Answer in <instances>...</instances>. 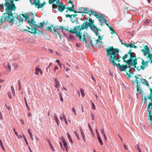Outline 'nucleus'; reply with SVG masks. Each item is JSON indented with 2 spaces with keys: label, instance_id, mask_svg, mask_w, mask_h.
<instances>
[{
  "label": "nucleus",
  "instance_id": "nucleus-1",
  "mask_svg": "<svg viewBox=\"0 0 152 152\" xmlns=\"http://www.w3.org/2000/svg\"><path fill=\"white\" fill-rule=\"evenodd\" d=\"M6 2L4 4V6L6 7L5 9L6 13H5L3 16L1 17L0 21L1 23L4 22L6 21V19L8 18V20L10 21L12 20L10 18H12V12L13 10H15L16 7L15 6L12 0H4Z\"/></svg>",
  "mask_w": 152,
  "mask_h": 152
},
{
  "label": "nucleus",
  "instance_id": "nucleus-2",
  "mask_svg": "<svg viewBox=\"0 0 152 152\" xmlns=\"http://www.w3.org/2000/svg\"><path fill=\"white\" fill-rule=\"evenodd\" d=\"M106 51L107 53V56L110 57V62L114 66L117 64L115 61H117L118 62H120L118 57H117L119 52V50L118 48H114L113 46L109 47L107 49Z\"/></svg>",
  "mask_w": 152,
  "mask_h": 152
},
{
  "label": "nucleus",
  "instance_id": "nucleus-3",
  "mask_svg": "<svg viewBox=\"0 0 152 152\" xmlns=\"http://www.w3.org/2000/svg\"><path fill=\"white\" fill-rule=\"evenodd\" d=\"M89 27L94 33H97V27L94 24V20H92L91 18L86 19V20L81 25V27H79V31L81 32V31L87 29Z\"/></svg>",
  "mask_w": 152,
  "mask_h": 152
},
{
  "label": "nucleus",
  "instance_id": "nucleus-4",
  "mask_svg": "<svg viewBox=\"0 0 152 152\" xmlns=\"http://www.w3.org/2000/svg\"><path fill=\"white\" fill-rule=\"evenodd\" d=\"M80 25L78 26H75L73 28V29L72 28L70 29V30H69V27L68 26H66V28H64L65 30L69 31L70 33H72L73 34H76V36L78 37L80 40H83V41L85 42L86 43V35L85 34H83V38H82V36L83 34L81 32H79V27Z\"/></svg>",
  "mask_w": 152,
  "mask_h": 152
},
{
  "label": "nucleus",
  "instance_id": "nucleus-5",
  "mask_svg": "<svg viewBox=\"0 0 152 152\" xmlns=\"http://www.w3.org/2000/svg\"><path fill=\"white\" fill-rule=\"evenodd\" d=\"M128 54L130 55V57L127 60V64L129 65L131 64L134 68H136L137 62L135 53L132 52V50L130 49L128 52Z\"/></svg>",
  "mask_w": 152,
  "mask_h": 152
},
{
  "label": "nucleus",
  "instance_id": "nucleus-6",
  "mask_svg": "<svg viewBox=\"0 0 152 152\" xmlns=\"http://www.w3.org/2000/svg\"><path fill=\"white\" fill-rule=\"evenodd\" d=\"M90 12H91L90 15H94L96 17V18L98 19L100 25L101 26H103L102 24L103 23L104 21L106 25L108 24L107 23V20L104 17L103 15L99 14V15H98V13L97 12L92 10H90Z\"/></svg>",
  "mask_w": 152,
  "mask_h": 152
},
{
  "label": "nucleus",
  "instance_id": "nucleus-7",
  "mask_svg": "<svg viewBox=\"0 0 152 152\" xmlns=\"http://www.w3.org/2000/svg\"><path fill=\"white\" fill-rule=\"evenodd\" d=\"M12 18H10L12 20V21H10L8 19V18H7L6 19V21L7 20L10 23H15L16 24H19L17 26H18L19 25H20L23 23V19L25 17V15L21 14L20 15V20L19 19L18 16H17L15 18H14L12 14Z\"/></svg>",
  "mask_w": 152,
  "mask_h": 152
},
{
  "label": "nucleus",
  "instance_id": "nucleus-8",
  "mask_svg": "<svg viewBox=\"0 0 152 152\" xmlns=\"http://www.w3.org/2000/svg\"><path fill=\"white\" fill-rule=\"evenodd\" d=\"M144 49H141V51L144 53L145 56L146 55V53L148 54V57L150 58L151 63L152 64V55L150 54V51L149 48L147 45H146L144 46Z\"/></svg>",
  "mask_w": 152,
  "mask_h": 152
},
{
  "label": "nucleus",
  "instance_id": "nucleus-9",
  "mask_svg": "<svg viewBox=\"0 0 152 152\" xmlns=\"http://www.w3.org/2000/svg\"><path fill=\"white\" fill-rule=\"evenodd\" d=\"M149 88V90L150 91V93L149 94V96H148V99L150 100L152 102H149L148 106L147 107V111L148 114L150 113L151 112V113H152V110H150V109H152V89L150 87Z\"/></svg>",
  "mask_w": 152,
  "mask_h": 152
},
{
  "label": "nucleus",
  "instance_id": "nucleus-10",
  "mask_svg": "<svg viewBox=\"0 0 152 152\" xmlns=\"http://www.w3.org/2000/svg\"><path fill=\"white\" fill-rule=\"evenodd\" d=\"M138 58L140 59L142 61V65L140 66V67L137 66V68H136L137 70L139 72L141 69L144 70L145 67L148 66V62L149 61H145L142 58L138 57Z\"/></svg>",
  "mask_w": 152,
  "mask_h": 152
},
{
  "label": "nucleus",
  "instance_id": "nucleus-11",
  "mask_svg": "<svg viewBox=\"0 0 152 152\" xmlns=\"http://www.w3.org/2000/svg\"><path fill=\"white\" fill-rule=\"evenodd\" d=\"M45 4L46 2L45 1H44L42 4L40 3L39 0H34L33 3L32 4L35 5L37 7L38 9L43 7Z\"/></svg>",
  "mask_w": 152,
  "mask_h": 152
},
{
  "label": "nucleus",
  "instance_id": "nucleus-12",
  "mask_svg": "<svg viewBox=\"0 0 152 152\" xmlns=\"http://www.w3.org/2000/svg\"><path fill=\"white\" fill-rule=\"evenodd\" d=\"M116 65L121 71H125L127 68L126 65L122 64L121 65L120 63H118Z\"/></svg>",
  "mask_w": 152,
  "mask_h": 152
},
{
  "label": "nucleus",
  "instance_id": "nucleus-13",
  "mask_svg": "<svg viewBox=\"0 0 152 152\" xmlns=\"http://www.w3.org/2000/svg\"><path fill=\"white\" fill-rule=\"evenodd\" d=\"M58 6V10L61 12H63L64 10L66 8L65 6L63 3H61L60 4H59Z\"/></svg>",
  "mask_w": 152,
  "mask_h": 152
},
{
  "label": "nucleus",
  "instance_id": "nucleus-14",
  "mask_svg": "<svg viewBox=\"0 0 152 152\" xmlns=\"http://www.w3.org/2000/svg\"><path fill=\"white\" fill-rule=\"evenodd\" d=\"M77 15V14L72 15V17L70 19V20L72 23L76 22L78 23V19L76 17Z\"/></svg>",
  "mask_w": 152,
  "mask_h": 152
},
{
  "label": "nucleus",
  "instance_id": "nucleus-15",
  "mask_svg": "<svg viewBox=\"0 0 152 152\" xmlns=\"http://www.w3.org/2000/svg\"><path fill=\"white\" fill-rule=\"evenodd\" d=\"M28 23L29 25L31 27L32 26H36V25H37V24H36V21L34 20V17L30 20H28Z\"/></svg>",
  "mask_w": 152,
  "mask_h": 152
},
{
  "label": "nucleus",
  "instance_id": "nucleus-16",
  "mask_svg": "<svg viewBox=\"0 0 152 152\" xmlns=\"http://www.w3.org/2000/svg\"><path fill=\"white\" fill-rule=\"evenodd\" d=\"M25 31H27L31 34H35L37 33V29L36 28L32 27L29 30L27 31V30H24Z\"/></svg>",
  "mask_w": 152,
  "mask_h": 152
},
{
  "label": "nucleus",
  "instance_id": "nucleus-17",
  "mask_svg": "<svg viewBox=\"0 0 152 152\" xmlns=\"http://www.w3.org/2000/svg\"><path fill=\"white\" fill-rule=\"evenodd\" d=\"M140 82L141 83L144 85H146L148 87H150L148 82L145 79L143 78L140 79Z\"/></svg>",
  "mask_w": 152,
  "mask_h": 152
},
{
  "label": "nucleus",
  "instance_id": "nucleus-18",
  "mask_svg": "<svg viewBox=\"0 0 152 152\" xmlns=\"http://www.w3.org/2000/svg\"><path fill=\"white\" fill-rule=\"evenodd\" d=\"M62 141L63 143L64 146L66 150L67 151L68 150V146L64 138L63 137H62Z\"/></svg>",
  "mask_w": 152,
  "mask_h": 152
},
{
  "label": "nucleus",
  "instance_id": "nucleus-19",
  "mask_svg": "<svg viewBox=\"0 0 152 152\" xmlns=\"http://www.w3.org/2000/svg\"><path fill=\"white\" fill-rule=\"evenodd\" d=\"M54 81L55 83V86L56 88H58L59 87V80L56 78H54Z\"/></svg>",
  "mask_w": 152,
  "mask_h": 152
},
{
  "label": "nucleus",
  "instance_id": "nucleus-20",
  "mask_svg": "<svg viewBox=\"0 0 152 152\" xmlns=\"http://www.w3.org/2000/svg\"><path fill=\"white\" fill-rule=\"evenodd\" d=\"M106 25L108 27V28H110V29L111 31V33L112 34H117L114 31L113 28L112 27H111L109 25L107 24Z\"/></svg>",
  "mask_w": 152,
  "mask_h": 152
},
{
  "label": "nucleus",
  "instance_id": "nucleus-21",
  "mask_svg": "<svg viewBox=\"0 0 152 152\" xmlns=\"http://www.w3.org/2000/svg\"><path fill=\"white\" fill-rule=\"evenodd\" d=\"M50 0H49L48 1L49 4H52L56 1V4L58 5V6L59 5V4H60L61 3L60 2L59 0H55L54 1H53V2L52 1H50Z\"/></svg>",
  "mask_w": 152,
  "mask_h": 152
},
{
  "label": "nucleus",
  "instance_id": "nucleus-22",
  "mask_svg": "<svg viewBox=\"0 0 152 152\" xmlns=\"http://www.w3.org/2000/svg\"><path fill=\"white\" fill-rule=\"evenodd\" d=\"M74 7V5L72 4L71 7H67V10L66 11V12H67L68 11L69 12H72Z\"/></svg>",
  "mask_w": 152,
  "mask_h": 152
},
{
  "label": "nucleus",
  "instance_id": "nucleus-23",
  "mask_svg": "<svg viewBox=\"0 0 152 152\" xmlns=\"http://www.w3.org/2000/svg\"><path fill=\"white\" fill-rule=\"evenodd\" d=\"M101 133L103 135V136L104 137V139L106 141L107 140V138L106 137V136L104 132V129L102 128V129L101 130Z\"/></svg>",
  "mask_w": 152,
  "mask_h": 152
},
{
  "label": "nucleus",
  "instance_id": "nucleus-24",
  "mask_svg": "<svg viewBox=\"0 0 152 152\" xmlns=\"http://www.w3.org/2000/svg\"><path fill=\"white\" fill-rule=\"evenodd\" d=\"M59 29L58 26H55L53 27V30L54 33H56L57 32V31Z\"/></svg>",
  "mask_w": 152,
  "mask_h": 152
},
{
  "label": "nucleus",
  "instance_id": "nucleus-25",
  "mask_svg": "<svg viewBox=\"0 0 152 152\" xmlns=\"http://www.w3.org/2000/svg\"><path fill=\"white\" fill-rule=\"evenodd\" d=\"M45 21H43L42 23H40L39 25H38L37 24L36 25V26H37L38 27H41L42 28L43 27V25L45 24Z\"/></svg>",
  "mask_w": 152,
  "mask_h": 152
},
{
  "label": "nucleus",
  "instance_id": "nucleus-26",
  "mask_svg": "<svg viewBox=\"0 0 152 152\" xmlns=\"http://www.w3.org/2000/svg\"><path fill=\"white\" fill-rule=\"evenodd\" d=\"M80 134H81L82 137V138L83 139V140L84 142H85V135L84 134L83 131L82 129H80Z\"/></svg>",
  "mask_w": 152,
  "mask_h": 152
},
{
  "label": "nucleus",
  "instance_id": "nucleus-27",
  "mask_svg": "<svg viewBox=\"0 0 152 152\" xmlns=\"http://www.w3.org/2000/svg\"><path fill=\"white\" fill-rule=\"evenodd\" d=\"M91 10H89L87 8H84L83 11L82 12L88 14L89 12H91L90 11Z\"/></svg>",
  "mask_w": 152,
  "mask_h": 152
},
{
  "label": "nucleus",
  "instance_id": "nucleus-28",
  "mask_svg": "<svg viewBox=\"0 0 152 152\" xmlns=\"http://www.w3.org/2000/svg\"><path fill=\"white\" fill-rule=\"evenodd\" d=\"M128 57V55L127 54H125L122 57V59L124 60V61L126 63L127 60H125Z\"/></svg>",
  "mask_w": 152,
  "mask_h": 152
},
{
  "label": "nucleus",
  "instance_id": "nucleus-29",
  "mask_svg": "<svg viewBox=\"0 0 152 152\" xmlns=\"http://www.w3.org/2000/svg\"><path fill=\"white\" fill-rule=\"evenodd\" d=\"M40 69L39 68H38L37 67L35 69V72L34 73V74L35 75H39V72H40Z\"/></svg>",
  "mask_w": 152,
  "mask_h": 152
},
{
  "label": "nucleus",
  "instance_id": "nucleus-30",
  "mask_svg": "<svg viewBox=\"0 0 152 152\" xmlns=\"http://www.w3.org/2000/svg\"><path fill=\"white\" fill-rule=\"evenodd\" d=\"M97 139L98 140L99 142L100 143V145H103V142H102V139H101L99 135V136L98 135V136H97Z\"/></svg>",
  "mask_w": 152,
  "mask_h": 152
},
{
  "label": "nucleus",
  "instance_id": "nucleus-31",
  "mask_svg": "<svg viewBox=\"0 0 152 152\" xmlns=\"http://www.w3.org/2000/svg\"><path fill=\"white\" fill-rule=\"evenodd\" d=\"M53 24H51L50 26H48L47 27L48 30L50 31V32L52 31V28H53Z\"/></svg>",
  "mask_w": 152,
  "mask_h": 152
},
{
  "label": "nucleus",
  "instance_id": "nucleus-32",
  "mask_svg": "<svg viewBox=\"0 0 152 152\" xmlns=\"http://www.w3.org/2000/svg\"><path fill=\"white\" fill-rule=\"evenodd\" d=\"M124 45L127 48L129 47L130 48L132 47L133 44L131 43L130 44H128L126 43H125Z\"/></svg>",
  "mask_w": 152,
  "mask_h": 152
},
{
  "label": "nucleus",
  "instance_id": "nucleus-33",
  "mask_svg": "<svg viewBox=\"0 0 152 152\" xmlns=\"http://www.w3.org/2000/svg\"><path fill=\"white\" fill-rule=\"evenodd\" d=\"M134 77L136 78V79L135 80V82L137 83V84H140V83L138 80L139 79V78L137 77L136 75H135L134 76Z\"/></svg>",
  "mask_w": 152,
  "mask_h": 152
},
{
  "label": "nucleus",
  "instance_id": "nucleus-34",
  "mask_svg": "<svg viewBox=\"0 0 152 152\" xmlns=\"http://www.w3.org/2000/svg\"><path fill=\"white\" fill-rule=\"evenodd\" d=\"M48 143H49V144L50 145V148H51V149H52V151H55V149H54V148H53V145H52L51 143L50 142V141L49 140H48Z\"/></svg>",
  "mask_w": 152,
  "mask_h": 152
},
{
  "label": "nucleus",
  "instance_id": "nucleus-35",
  "mask_svg": "<svg viewBox=\"0 0 152 152\" xmlns=\"http://www.w3.org/2000/svg\"><path fill=\"white\" fill-rule=\"evenodd\" d=\"M96 44H99V45H102V44L103 42L101 40L99 39H97L96 40Z\"/></svg>",
  "mask_w": 152,
  "mask_h": 152
},
{
  "label": "nucleus",
  "instance_id": "nucleus-36",
  "mask_svg": "<svg viewBox=\"0 0 152 152\" xmlns=\"http://www.w3.org/2000/svg\"><path fill=\"white\" fill-rule=\"evenodd\" d=\"M80 92L81 94V95L83 97H84L85 95V94H84V91L83 89L81 88L80 89Z\"/></svg>",
  "mask_w": 152,
  "mask_h": 152
},
{
  "label": "nucleus",
  "instance_id": "nucleus-37",
  "mask_svg": "<svg viewBox=\"0 0 152 152\" xmlns=\"http://www.w3.org/2000/svg\"><path fill=\"white\" fill-rule=\"evenodd\" d=\"M0 145L1 147V148L3 149V150H4V151H5V149L4 148V147L3 145L2 141L0 139Z\"/></svg>",
  "mask_w": 152,
  "mask_h": 152
},
{
  "label": "nucleus",
  "instance_id": "nucleus-38",
  "mask_svg": "<svg viewBox=\"0 0 152 152\" xmlns=\"http://www.w3.org/2000/svg\"><path fill=\"white\" fill-rule=\"evenodd\" d=\"M67 135L68 136V139H69V142H71L72 143V139H71V138L70 137V136L69 134L68 133H67Z\"/></svg>",
  "mask_w": 152,
  "mask_h": 152
},
{
  "label": "nucleus",
  "instance_id": "nucleus-39",
  "mask_svg": "<svg viewBox=\"0 0 152 152\" xmlns=\"http://www.w3.org/2000/svg\"><path fill=\"white\" fill-rule=\"evenodd\" d=\"M25 103H26V104L27 108V109L28 110H30V109L29 108V107L28 104L26 100V98L25 99Z\"/></svg>",
  "mask_w": 152,
  "mask_h": 152
},
{
  "label": "nucleus",
  "instance_id": "nucleus-40",
  "mask_svg": "<svg viewBox=\"0 0 152 152\" xmlns=\"http://www.w3.org/2000/svg\"><path fill=\"white\" fill-rule=\"evenodd\" d=\"M64 117H64L66 118V116L64 115V114H63L62 115H60V119L62 121H63V119H64Z\"/></svg>",
  "mask_w": 152,
  "mask_h": 152
},
{
  "label": "nucleus",
  "instance_id": "nucleus-41",
  "mask_svg": "<svg viewBox=\"0 0 152 152\" xmlns=\"http://www.w3.org/2000/svg\"><path fill=\"white\" fill-rule=\"evenodd\" d=\"M83 9L84 8L82 7H80V8H79V13H83V12H83Z\"/></svg>",
  "mask_w": 152,
  "mask_h": 152
},
{
  "label": "nucleus",
  "instance_id": "nucleus-42",
  "mask_svg": "<svg viewBox=\"0 0 152 152\" xmlns=\"http://www.w3.org/2000/svg\"><path fill=\"white\" fill-rule=\"evenodd\" d=\"M18 84L19 86L18 90L19 91H20L22 89V87L21 85V83L20 81L18 82Z\"/></svg>",
  "mask_w": 152,
  "mask_h": 152
},
{
  "label": "nucleus",
  "instance_id": "nucleus-43",
  "mask_svg": "<svg viewBox=\"0 0 152 152\" xmlns=\"http://www.w3.org/2000/svg\"><path fill=\"white\" fill-rule=\"evenodd\" d=\"M88 126L89 128V129L90 130V131L92 134H93V130L92 129V128L89 124H88Z\"/></svg>",
  "mask_w": 152,
  "mask_h": 152
},
{
  "label": "nucleus",
  "instance_id": "nucleus-44",
  "mask_svg": "<svg viewBox=\"0 0 152 152\" xmlns=\"http://www.w3.org/2000/svg\"><path fill=\"white\" fill-rule=\"evenodd\" d=\"M23 138H24L25 142H26V144L28 145V143L27 141L26 140V138L25 137V136L24 135H23Z\"/></svg>",
  "mask_w": 152,
  "mask_h": 152
},
{
  "label": "nucleus",
  "instance_id": "nucleus-45",
  "mask_svg": "<svg viewBox=\"0 0 152 152\" xmlns=\"http://www.w3.org/2000/svg\"><path fill=\"white\" fill-rule=\"evenodd\" d=\"M54 120L56 121H58L57 116V115L56 114H55L54 115Z\"/></svg>",
  "mask_w": 152,
  "mask_h": 152
},
{
  "label": "nucleus",
  "instance_id": "nucleus-46",
  "mask_svg": "<svg viewBox=\"0 0 152 152\" xmlns=\"http://www.w3.org/2000/svg\"><path fill=\"white\" fill-rule=\"evenodd\" d=\"M25 19V21L29 20V16L27 15L26 14V15H25V17L24 18Z\"/></svg>",
  "mask_w": 152,
  "mask_h": 152
},
{
  "label": "nucleus",
  "instance_id": "nucleus-47",
  "mask_svg": "<svg viewBox=\"0 0 152 152\" xmlns=\"http://www.w3.org/2000/svg\"><path fill=\"white\" fill-rule=\"evenodd\" d=\"M57 5H56L55 4H53V3L52 4V7L53 9H56L57 8Z\"/></svg>",
  "mask_w": 152,
  "mask_h": 152
},
{
  "label": "nucleus",
  "instance_id": "nucleus-48",
  "mask_svg": "<svg viewBox=\"0 0 152 152\" xmlns=\"http://www.w3.org/2000/svg\"><path fill=\"white\" fill-rule=\"evenodd\" d=\"M72 111L74 113L75 115H77L76 111H75V109L74 107H73L72 108Z\"/></svg>",
  "mask_w": 152,
  "mask_h": 152
},
{
  "label": "nucleus",
  "instance_id": "nucleus-49",
  "mask_svg": "<svg viewBox=\"0 0 152 152\" xmlns=\"http://www.w3.org/2000/svg\"><path fill=\"white\" fill-rule=\"evenodd\" d=\"M97 33L96 32V33H94L96 36H98V35H99V34L98 33V31H101V30L100 29H99V28H97Z\"/></svg>",
  "mask_w": 152,
  "mask_h": 152
},
{
  "label": "nucleus",
  "instance_id": "nucleus-50",
  "mask_svg": "<svg viewBox=\"0 0 152 152\" xmlns=\"http://www.w3.org/2000/svg\"><path fill=\"white\" fill-rule=\"evenodd\" d=\"M7 66L8 69H9L10 71H11V66L9 63L7 64Z\"/></svg>",
  "mask_w": 152,
  "mask_h": 152
},
{
  "label": "nucleus",
  "instance_id": "nucleus-51",
  "mask_svg": "<svg viewBox=\"0 0 152 152\" xmlns=\"http://www.w3.org/2000/svg\"><path fill=\"white\" fill-rule=\"evenodd\" d=\"M139 84H137L136 87H137V91H139L140 90V88L139 87Z\"/></svg>",
  "mask_w": 152,
  "mask_h": 152
},
{
  "label": "nucleus",
  "instance_id": "nucleus-52",
  "mask_svg": "<svg viewBox=\"0 0 152 152\" xmlns=\"http://www.w3.org/2000/svg\"><path fill=\"white\" fill-rule=\"evenodd\" d=\"M65 15L66 18L69 17L70 18V19H71V17H72V15H70L69 14H66V15Z\"/></svg>",
  "mask_w": 152,
  "mask_h": 152
},
{
  "label": "nucleus",
  "instance_id": "nucleus-53",
  "mask_svg": "<svg viewBox=\"0 0 152 152\" xmlns=\"http://www.w3.org/2000/svg\"><path fill=\"white\" fill-rule=\"evenodd\" d=\"M74 133H75V135L76 136L78 139L79 140H80V138L77 132L76 131H75Z\"/></svg>",
  "mask_w": 152,
  "mask_h": 152
},
{
  "label": "nucleus",
  "instance_id": "nucleus-54",
  "mask_svg": "<svg viewBox=\"0 0 152 152\" xmlns=\"http://www.w3.org/2000/svg\"><path fill=\"white\" fill-rule=\"evenodd\" d=\"M4 8V4H0V10L2 11V10H3Z\"/></svg>",
  "mask_w": 152,
  "mask_h": 152
},
{
  "label": "nucleus",
  "instance_id": "nucleus-55",
  "mask_svg": "<svg viewBox=\"0 0 152 152\" xmlns=\"http://www.w3.org/2000/svg\"><path fill=\"white\" fill-rule=\"evenodd\" d=\"M7 95H8V96L10 98V99H12V97L11 96V93L10 92H8L7 93Z\"/></svg>",
  "mask_w": 152,
  "mask_h": 152
},
{
  "label": "nucleus",
  "instance_id": "nucleus-56",
  "mask_svg": "<svg viewBox=\"0 0 152 152\" xmlns=\"http://www.w3.org/2000/svg\"><path fill=\"white\" fill-rule=\"evenodd\" d=\"M53 65V64L51 62L50 63L48 66V67H47V68H46V69H47V72H48V69H49L50 66H52V65Z\"/></svg>",
  "mask_w": 152,
  "mask_h": 152
},
{
  "label": "nucleus",
  "instance_id": "nucleus-57",
  "mask_svg": "<svg viewBox=\"0 0 152 152\" xmlns=\"http://www.w3.org/2000/svg\"><path fill=\"white\" fill-rule=\"evenodd\" d=\"M136 148L137 147V149L139 150V152H141L140 148L139 147V144H137L136 145Z\"/></svg>",
  "mask_w": 152,
  "mask_h": 152
},
{
  "label": "nucleus",
  "instance_id": "nucleus-58",
  "mask_svg": "<svg viewBox=\"0 0 152 152\" xmlns=\"http://www.w3.org/2000/svg\"><path fill=\"white\" fill-rule=\"evenodd\" d=\"M92 109H93L94 110H95L96 109V108L95 107V105L94 104V103L92 102Z\"/></svg>",
  "mask_w": 152,
  "mask_h": 152
},
{
  "label": "nucleus",
  "instance_id": "nucleus-59",
  "mask_svg": "<svg viewBox=\"0 0 152 152\" xmlns=\"http://www.w3.org/2000/svg\"><path fill=\"white\" fill-rule=\"evenodd\" d=\"M11 89L12 93H15L14 89L13 86H11Z\"/></svg>",
  "mask_w": 152,
  "mask_h": 152
},
{
  "label": "nucleus",
  "instance_id": "nucleus-60",
  "mask_svg": "<svg viewBox=\"0 0 152 152\" xmlns=\"http://www.w3.org/2000/svg\"><path fill=\"white\" fill-rule=\"evenodd\" d=\"M59 144L60 146L61 147V148L64 151V150L63 148V147L62 145V144L61 142H59Z\"/></svg>",
  "mask_w": 152,
  "mask_h": 152
},
{
  "label": "nucleus",
  "instance_id": "nucleus-61",
  "mask_svg": "<svg viewBox=\"0 0 152 152\" xmlns=\"http://www.w3.org/2000/svg\"><path fill=\"white\" fill-rule=\"evenodd\" d=\"M56 62H57L58 65H60V60H56Z\"/></svg>",
  "mask_w": 152,
  "mask_h": 152
},
{
  "label": "nucleus",
  "instance_id": "nucleus-62",
  "mask_svg": "<svg viewBox=\"0 0 152 152\" xmlns=\"http://www.w3.org/2000/svg\"><path fill=\"white\" fill-rule=\"evenodd\" d=\"M18 139H21L22 138L23 136H22L20 134L19 135H18V136H17Z\"/></svg>",
  "mask_w": 152,
  "mask_h": 152
},
{
  "label": "nucleus",
  "instance_id": "nucleus-63",
  "mask_svg": "<svg viewBox=\"0 0 152 152\" xmlns=\"http://www.w3.org/2000/svg\"><path fill=\"white\" fill-rule=\"evenodd\" d=\"M64 121H65L66 124V125H67L68 123H67V121L66 118H65L64 117Z\"/></svg>",
  "mask_w": 152,
  "mask_h": 152
},
{
  "label": "nucleus",
  "instance_id": "nucleus-64",
  "mask_svg": "<svg viewBox=\"0 0 152 152\" xmlns=\"http://www.w3.org/2000/svg\"><path fill=\"white\" fill-rule=\"evenodd\" d=\"M147 101L146 98L145 96L144 98L142 100V102L145 103Z\"/></svg>",
  "mask_w": 152,
  "mask_h": 152
}]
</instances>
